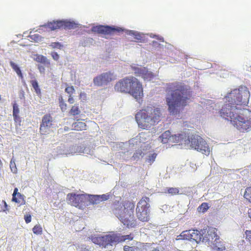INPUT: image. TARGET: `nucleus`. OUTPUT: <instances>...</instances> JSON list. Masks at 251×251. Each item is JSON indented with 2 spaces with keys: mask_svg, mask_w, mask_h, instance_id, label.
I'll return each instance as SVG.
<instances>
[{
  "mask_svg": "<svg viewBox=\"0 0 251 251\" xmlns=\"http://www.w3.org/2000/svg\"><path fill=\"white\" fill-rule=\"evenodd\" d=\"M2 204H3V206H1V211L6 212L9 211L8 206L6 202V201L4 200L2 201Z\"/></svg>",
  "mask_w": 251,
  "mask_h": 251,
  "instance_id": "e433bc0d",
  "label": "nucleus"
},
{
  "mask_svg": "<svg viewBox=\"0 0 251 251\" xmlns=\"http://www.w3.org/2000/svg\"><path fill=\"white\" fill-rule=\"evenodd\" d=\"M65 91V92L69 94V95H72L74 93L75 90L74 87L73 86H72L67 87Z\"/></svg>",
  "mask_w": 251,
  "mask_h": 251,
  "instance_id": "c9c22d12",
  "label": "nucleus"
},
{
  "mask_svg": "<svg viewBox=\"0 0 251 251\" xmlns=\"http://www.w3.org/2000/svg\"><path fill=\"white\" fill-rule=\"evenodd\" d=\"M59 104L60 109L62 112L66 111L67 109V105L65 103L62 96H60L59 97Z\"/></svg>",
  "mask_w": 251,
  "mask_h": 251,
  "instance_id": "cd10ccee",
  "label": "nucleus"
},
{
  "mask_svg": "<svg viewBox=\"0 0 251 251\" xmlns=\"http://www.w3.org/2000/svg\"><path fill=\"white\" fill-rule=\"evenodd\" d=\"M66 199L69 204L75 207H78L84 202L85 196L83 194H76L72 193H69L67 195Z\"/></svg>",
  "mask_w": 251,
  "mask_h": 251,
  "instance_id": "4468645a",
  "label": "nucleus"
},
{
  "mask_svg": "<svg viewBox=\"0 0 251 251\" xmlns=\"http://www.w3.org/2000/svg\"><path fill=\"white\" fill-rule=\"evenodd\" d=\"M209 208L208 204L207 202H203L198 208V210L200 212L204 213Z\"/></svg>",
  "mask_w": 251,
  "mask_h": 251,
  "instance_id": "c85d7f7f",
  "label": "nucleus"
},
{
  "mask_svg": "<svg viewBox=\"0 0 251 251\" xmlns=\"http://www.w3.org/2000/svg\"><path fill=\"white\" fill-rule=\"evenodd\" d=\"M161 116L160 108L150 105L138 112L135 119L140 128L147 129L157 124L161 120Z\"/></svg>",
  "mask_w": 251,
  "mask_h": 251,
  "instance_id": "20e7f679",
  "label": "nucleus"
},
{
  "mask_svg": "<svg viewBox=\"0 0 251 251\" xmlns=\"http://www.w3.org/2000/svg\"><path fill=\"white\" fill-rule=\"evenodd\" d=\"M34 234L36 235H41L43 233V229L41 226L39 225H35L32 228Z\"/></svg>",
  "mask_w": 251,
  "mask_h": 251,
  "instance_id": "c756f323",
  "label": "nucleus"
},
{
  "mask_svg": "<svg viewBox=\"0 0 251 251\" xmlns=\"http://www.w3.org/2000/svg\"><path fill=\"white\" fill-rule=\"evenodd\" d=\"M244 197L247 201L251 203V186L248 187L245 189Z\"/></svg>",
  "mask_w": 251,
  "mask_h": 251,
  "instance_id": "a878e982",
  "label": "nucleus"
},
{
  "mask_svg": "<svg viewBox=\"0 0 251 251\" xmlns=\"http://www.w3.org/2000/svg\"><path fill=\"white\" fill-rule=\"evenodd\" d=\"M38 69L39 70L40 72L42 73H44L45 70V68L41 65H38Z\"/></svg>",
  "mask_w": 251,
  "mask_h": 251,
  "instance_id": "a18cd8bd",
  "label": "nucleus"
},
{
  "mask_svg": "<svg viewBox=\"0 0 251 251\" xmlns=\"http://www.w3.org/2000/svg\"><path fill=\"white\" fill-rule=\"evenodd\" d=\"M150 199L143 197L137 203L136 208V215L137 218L142 222H149L150 220L149 203Z\"/></svg>",
  "mask_w": 251,
  "mask_h": 251,
  "instance_id": "0eeeda50",
  "label": "nucleus"
},
{
  "mask_svg": "<svg viewBox=\"0 0 251 251\" xmlns=\"http://www.w3.org/2000/svg\"><path fill=\"white\" fill-rule=\"evenodd\" d=\"M171 137H173V140H171V142L178 143L183 138V135L180 134L172 135Z\"/></svg>",
  "mask_w": 251,
  "mask_h": 251,
  "instance_id": "7c9ffc66",
  "label": "nucleus"
},
{
  "mask_svg": "<svg viewBox=\"0 0 251 251\" xmlns=\"http://www.w3.org/2000/svg\"><path fill=\"white\" fill-rule=\"evenodd\" d=\"M35 60L39 63H43L45 65H50V61L47 58L41 54H36L35 55Z\"/></svg>",
  "mask_w": 251,
  "mask_h": 251,
  "instance_id": "4be33fe9",
  "label": "nucleus"
},
{
  "mask_svg": "<svg viewBox=\"0 0 251 251\" xmlns=\"http://www.w3.org/2000/svg\"><path fill=\"white\" fill-rule=\"evenodd\" d=\"M46 28L50 30L64 28L65 29H74L77 27V25L73 22L65 20H57L48 22L43 25Z\"/></svg>",
  "mask_w": 251,
  "mask_h": 251,
  "instance_id": "1a4fd4ad",
  "label": "nucleus"
},
{
  "mask_svg": "<svg viewBox=\"0 0 251 251\" xmlns=\"http://www.w3.org/2000/svg\"><path fill=\"white\" fill-rule=\"evenodd\" d=\"M250 96L247 88L235 89L226 97V103L220 111V116L241 132L248 131L251 128V111L244 109L239 112L237 105H247Z\"/></svg>",
  "mask_w": 251,
  "mask_h": 251,
  "instance_id": "f257e3e1",
  "label": "nucleus"
},
{
  "mask_svg": "<svg viewBox=\"0 0 251 251\" xmlns=\"http://www.w3.org/2000/svg\"><path fill=\"white\" fill-rule=\"evenodd\" d=\"M30 83H31L32 87L34 88L36 94L37 95H40L41 94V90L39 87L37 81L36 80H32L30 81Z\"/></svg>",
  "mask_w": 251,
  "mask_h": 251,
  "instance_id": "bb28decb",
  "label": "nucleus"
},
{
  "mask_svg": "<svg viewBox=\"0 0 251 251\" xmlns=\"http://www.w3.org/2000/svg\"><path fill=\"white\" fill-rule=\"evenodd\" d=\"M82 95H84V96H85V93H81L80 94V97H82Z\"/></svg>",
  "mask_w": 251,
  "mask_h": 251,
  "instance_id": "09e8293b",
  "label": "nucleus"
},
{
  "mask_svg": "<svg viewBox=\"0 0 251 251\" xmlns=\"http://www.w3.org/2000/svg\"><path fill=\"white\" fill-rule=\"evenodd\" d=\"M91 201L94 204L99 203L100 202V195L92 196Z\"/></svg>",
  "mask_w": 251,
  "mask_h": 251,
  "instance_id": "f704fd0d",
  "label": "nucleus"
},
{
  "mask_svg": "<svg viewBox=\"0 0 251 251\" xmlns=\"http://www.w3.org/2000/svg\"><path fill=\"white\" fill-rule=\"evenodd\" d=\"M203 239L205 243L207 242L208 245L215 251H223L226 249L219 237L213 231H208L205 234V238Z\"/></svg>",
  "mask_w": 251,
  "mask_h": 251,
  "instance_id": "6e6552de",
  "label": "nucleus"
},
{
  "mask_svg": "<svg viewBox=\"0 0 251 251\" xmlns=\"http://www.w3.org/2000/svg\"><path fill=\"white\" fill-rule=\"evenodd\" d=\"M195 149L206 155H209L210 153L209 146L202 138V141L199 142V144Z\"/></svg>",
  "mask_w": 251,
  "mask_h": 251,
  "instance_id": "f3484780",
  "label": "nucleus"
},
{
  "mask_svg": "<svg viewBox=\"0 0 251 251\" xmlns=\"http://www.w3.org/2000/svg\"><path fill=\"white\" fill-rule=\"evenodd\" d=\"M91 240L94 244L103 248H105L108 245H111L113 243H119L125 242L124 236L119 233L104 236H92Z\"/></svg>",
  "mask_w": 251,
  "mask_h": 251,
  "instance_id": "423d86ee",
  "label": "nucleus"
},
{
  "mask_svg": "<svg viewBox=\"0 0 251 251\" xmlns=\"http://www.w3.org/2000/svg\"><path fill=\"white\" fill-rule=\"evenodd\" d=\"M130 34L133 35L134 36V39H136L137 40H141L142 39V36L137 32L130 31Z\"/></svg>",
  "mask_w": 251,
  "mask_h": 251,
  "instance_id": "4c0bfd02",
  "label": "nucleus"
},
{
  "mask_svg": "<svg viewBox=\"0 0 251 251\" xmlns=\"http://www.w3.org/2000/svg\"><path fill=\"white\" fill-rule=\"evenodd\" d=\"M116 91L131 94L137 101H142L143 89L142 84L135 77H124L117 82L114 86Z\"/></svg>",
  "mask_w": 251,
  "mask_h": 251,
  "instance_id": "39448f33",
  "label": "nucleus"
},
{
  "mask_svg": "<svg viewBox=\"0 0 251 251\" xmlns=\"http://www.w3.org/2000/svg\"><path fill=\"white\" fill-rule=\"evenodd\" d=\"M10 65L13 70L16 73L17 75L22 79L23 78V74L20 69V68L18 67V66L14 62L11 61L10 62Z\"/></svg>",
  "mask_w": 251,
  "mask_h": 251,
  "instance_id": "b1692460",
  "label": "nucleus"
},
{
  "mask_svg": "<svg viewBox=\"0 0 251 251\" xmlns=\"http://www.w3.org/2000/svg\"><path fill=\"white\" fill-rule=\"evenodd\" d=\"M180 239L190 241H194L199 243L200 242H205L203 238H205L198 230H189L183 231L179 235Z\"/></svg>",
  "mask_w": 251,
  "mask_h": 251,
  "instance_id": "9d476101",
  "label": "nucleus"
},
{
  "mask_svg": "<svg viewBox=\"0 0 251 251\" xmlns=\"http://www.w3.org/2000/svg\"><path fill=\"white\" fill-rule=\"evenodd\" d=\"M195 149L206 155H209L210 153L209 146L202 138V141L199 142V144Z\"/></svg>",
  "mask_w": 251,
  "mask_h": 251,
  "instance_id": "dca6fc26",
  "label": "nucleus"
},
{
  "mask_svg": "<svg viewBox=\"0 0 251 251\" xmlns=\"http://www.w3.org/2000/svg\"><path fill=\"white\" fill-rule=\"evenodd\" d=\"M135 203L126 200L115 202L113 204V212L120 221L127 227H135L137 226L136 220L133 216Z\"/></svg>",
  "mask_w": 251,
  "mask_h": 251,
  "instance_id": "7ed1b4c3",
  "label": "nucleus"
},
{
  "mask_svg": "<svg viewBox=\"0 0 251 251\" xmlns=\"http://www.w3.org/2000/svg\"><path fill=\"white\" fill-rule=\"evenodd\" d=\"M116 79V75L111 72L102 73L94 77L93 82L95 85L102 86L106 85Z\"/></svg>",
  "mask_w": 251,
  "mask_h": 251,
  "instance_id": "9b49d317",
  "label": "nucleus"
},
{
  "mask_svg": "<svg viewBox=\"0 0 251 251\" xmlns=\"http://www.w3.org/2000/svg\"><path fill=\"white\" fill-rule=\"evenodd\" d=\"M51 55L52 58L56 61L58 60L59 58V56L58 54L56 52H54V51L52 52L51 53Z\"/></svg>",
  "mask_w": 251,
  "mask_h": 251,
  "instance_id": "a19ab883",
  "label": "nucleus"
},
{
  "mask_svg": "<svg viewBox=\"0 0 251 251\" xmlns=\"http://www.w3.org/2000/svg\"><path fill=\"white\" fill-rule=\"evenodd\" d=\"M201 141H202V138L201 136L197 135H192L188 137L187 143L190 144L191 147L195 149L199 142H201Z\"/></svg>",
  "mask_w": 251,
  "mask_h": 251,
  "instance_id": "6ab92c4d",
  "label": "nucleus"
},
{
  "mask_svg": "<svg viewBox=\"0 0 251 251\" xmlns=\"http://www.w3.org/2000/svg\"><path fill=\"white\" fill-rule=\"evenodd\" d=\"M68 101L70 104H73L75 100L72 95H69Z\"/></svg>",
  "mask_w": 251,
  "mask_h": 251,
  "instance_id": "c03bdc74",
  "label": "nucleus"
},
{
  "mask_svg": "<svg viewBox=\"0 0 251 251\" xmlns=\"http://www.w3.org/2000/svg\"><path fill=\"white\" fill-rule=\"evenodd\" d=\"M20 112L18 104L14 102L13 104V116L14 119H19V113Z\"/></svg>",
  "mask_w": 251,
  "mask_h": 251,
  "instance_id": "393cba45",
  "label": "nucleus"
},
{
  "mask_svg": "<svg viewBox=\"0 0 251 251\" xmlns=\"http://www.w3.org/2000/svg\"><path fill=\"white\" fill-rule=\"evenodd\" d=\"M165 91L168 110L173 115L179 113L189 103L192 95L189 86L178 82L167 84Z\"/></svg>",
  "mask_w": 251,
  "mask_h": 251,
  "instance_id": "f03ea898",
  "label": "nucleus"
},
{
  "mask_svg": "<svg viewBox=\"0 0 251 251\" xmlns=\"http://www.w3.org/2000/svg\"><path fill=\"white\" fill-rule=\"evenodd\" d=\"M25 223L28 224L30 223L31 221V216L30 215H26L25 216Z\"/></svg>",
  "mask_w": 251,
  "mask_h": 251,
  "instance_id": "79ce46f5",
  "label": "nucleus"
},
{
  "mask_svg": "<svg viewBox=\"0 0 251 251\" xmlns=\"http://www.w3.org/2000/svg\"><path fill=\"white\" fill-rule=\"evenodd\" d=\"M100 202L102 201H105L108 199V196L105 194L100 195Z\"/></svg>",
  "mask_w": 251,
  "mask_h": 251,
  "instance_id": "37998d69",
  "label": "nucleus"
},
{
  "mask_svg": "<svg viewBox=\"0 0 251 251\" xmlns=\"http://www.w3.org/2000/svg\"><path fill=\"white\" fill-rule=\"evenodd\" d=\"M92 31L104 35H112L117 32H120L123 30L120 27H113L110 26L97 25L93 26L92 28Z\"/></svg>",
  "mask_w": 251,
  "mask_h": 251,
  "instance_id": "f8f14e48",
  "label": "nucleus"
},
{
  "mask_svg": "<svg viewBox=\"0 0 251 251\" xmlns=\"http://www.w3.org/2000/svg\"><path fill=\"white\" fill-rule=\"evenodd\" d=\"M124 238L125 239V241H131L134 238V235L132 233H130L128 235H124Z\"/></svg>",
  "mask_w": 251,
  "mask_h": 251,
  "instance_id": "ea45409f",
  "label": "nucleus"
},
{
  "mask_svg": "<svg viewBox=\"0 0 251 251\" xmlns=\"http://www.w3.org/2000/svg\"><path fill=\"white\" fill-rule=\"evenodd\" d=\"M134 74L136 76H141L145 80L150 81L152 80L154 75L153 73L148 71L145 67H132Z\"/></svg>",
  "mask_w": 251,
  "mask_h": 251,
  "instance_id": "2eb2a0df",
  "label": "nucleus"
},
{
  "mask_svg": "<svg viewBox=\"0 0 251 251\" xmlns=\"http://www.w3.org/2000/svg\"><path fill=\"white\" fill-rule=\"evenodd\" d=\"M14 119V121L15 122H20V118L19 119Z\"/></svg>",
  "mask_w": 251,
  "mask_h": 251,
  "instance_id": "de8ad7c7",
  "label": "nucleus"
},
{
  "mask_svg": "<svg viewBox=\"0 0 251 251\" xmlns=\"http://www.w3.org/2000/svg\"><path fill=\"white\" fill-rule=\"evenodd\" d=\"M124 251H139V249L137 247L125 246L124 247Z\"/></svg>",
  "mask_w": 251,
  "mask_h": 251,
  "instance_id": "72a5a7b5",
  "label": "nucleus"
},
{
  "mask_svg": "<svg viewBox=\"0 0 251 251\" xmlns=\"http://www.w3.org/2000/svg\"><path fill=\"white\" fill-rule=\"evenodd\" d=\"M52 48L61 49L62 47V45L59 42H52L50 45Z\"/></svg>",
  "mask_w": 251,
  "mask_h": 251,
  "instance_id": "58836bf2",
  "label": "nucleus"
},
{
  "mask_svg": "<svg viewBox=\"0 0 251 251\" xmlns=\"http://www.w3.org/2000/svg\"><path fill=\"white\" fill-rule=\"evenodd\" d=\"M168 193L172 195H175L179 194V190L177 188L170 187L167 189Z\"/></svg>",
  "mask_w": 251,
  "mask_h": 251,
  "instance_id": "2f4dec72",
  "label": "nucleus"
},
{
  "mask_svg": "<svg viewBox=\"0 0 251 251\" xmlns=\"http://www.w3.org/2000/svg\"><path fill=\"white\" fill-rule=\"evenodd\" d=\"M171 132L169 130H167L163 133L159 138L161 139V142L165 144L168 142H171V140H173V137H171Z\"/></svg>",
  "mask_w": 251,
  "mask_h": 251,
  "instance_id": "aec40b11",
  "label": "nucleus"
},
{
  "mask_svg": "<svg viewBox=\"0 0 251 251\" xmlns=\"http://www.w3.org/2000/svg\"><path fill=\"white\" fill-rule=\"evenodd\" d=\"M32 37H34V39H35L36 38L37 39H38L39 38H41V36L39 34H34L32 36Z\"/></svg>",
  "mask_w": 251,
  "mask_h": 251,
  "instance_id": "49530a36",
  "label": "nucleus"
},
{
  "mask_svg": "<svg viewBox=\"0 0 251 251\" xmlns=\"http://www.w3.org/2000/svg\"><path fill=\"white\" fill-rule=\"evenodd\" d=\"M53 118L50 114H45L42 118L40 126V132L42 135L49 133V129L52 126Z\"/></svg>",
  "mask_w": 251,
  "mask_h": 251,
  "instance_id": "ddd939ff",
  "label": "nucleus"
},
{
  "mask_svg": "<svg viewBox=\"0 0 251 251\" xmlns=\"http://www.w3.org/2000/svg\"><path fill=\"white\" fill-rule=\"evenodd\" d=\"M157 156V154L156 153H153L152 154H151V155H149L148 157L147 158V161L150 163V164H151L152 163H153L156 157Z\"/></svg>",
  "mask_w": 251,
  "mask_h": 251,
  "instance_id": "473e14b6",
  "label": "nucleus"
},
{
  "mask_svg": "<svg viewBox=\"0 0 251 251\" xmlns=\"http://www.w3.org/2000/svg\"><path fill=\"white\" fill-rule=\"evenodd\" d=\"M86 125L85 123L80 122L77 120V122L74 123L72 125V127L75 130H82L86 129Z\"/></svg>",
  "mask_w": 251,
  "mask_h": 251,
  "instance_id": "412c9836",
  "label": "nucleus"
},
{
  "mask_svg": "<svg viewBox=\"0 0 251 251\" xmlns=\"http://www.w3.org/2000/svg\"><path fill=\"white\" fill-rule=\"evenodd\" d=\"M18 189L17 188H15L14 190V192L12 195L13 201H14L20 205L25 204V200L24 198V196L22 195L21 193L18 192Z\"/></svg>",
  "mask_w": 251,
  "mask_h": 251,
  "instance_id": "a211bd4d",
  "label": "nucleus"
},
{
  "mask_svg": "<svg viewBox=\"0 0 251 251\" xmlns=\"http://www.w3.org/2000/svg\"><path fill=\"white\" fill-rule=\"evenodd\" d=\"M81 111L79 109L78 104H75L72 106L69 112V114L73 116H75L79 115Z\"/></svg>",
  "mask_w": 251,
  "mask_h": 251,
  "instance_id": "5701e85b",
  "label": "nucleus"
}]
</instances>
